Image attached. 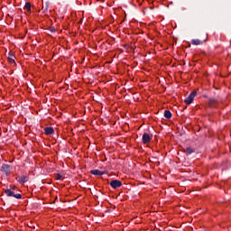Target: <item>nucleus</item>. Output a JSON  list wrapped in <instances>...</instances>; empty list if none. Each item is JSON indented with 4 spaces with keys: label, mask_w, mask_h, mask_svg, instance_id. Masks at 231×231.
I'll use <instances>...</instances> for the list:
<instances>
[{
    "label": "nucleus",
    "mask_w": 231,
    "mask_h": 231,
    "mask_svg": "<svg viewBox=\"0 0 231 231\" xmlns=\"http://www.w3.org/2000/svg\"><path fill=\"white\" fill-rule=\"evenodd\" d=\"M5 194L8 197V198H15L16 199H21L23 198V196L19 193L15 194V192L12 189H5Z\"/></svg>",
    "instance_id": "obj_1"
},
{
    "label": "nucleus",
    "mask_w": 231,
    "mask_h": 231,
    "mask_svg": "<svg viewBox=\"0 0 231 231\" xmlns=\"http://www.w3.org/2000/svg\"><path fill=\"white\" fill-rule=\"evenodd\" d=\"M196 95H198V91H192L184 100L185 104L190 105L191 102H194V97H196Z\"/></svg>",
    "instance_id": "obj_2"
},
{
    "label": "nucleus",
    "mask_w": 231,
    "mask_h": 231,
    "mask_svg": "<svg viewBox=\"0 0 231 231\" xmlns=\"http://www.w3.org/2000/svg\"><path fill=\"white\" fill-rule=\"evenodd\" d=\"M152 140V134H149L147 133H144L142 137L143 143H149Z\"/></svg>",
    "instance_id": "obj_3"
},
{
    "label": "nucleus",
    "mask_w": 231,
    "mask_h": 231,
    "mask_svg": "<svg viewBox=\"0 0 231 231\" xmlns=\"http://www.w3.org/2000/svg\"><path fill=\"white\" fill-rule=\"evenodd\" d=\"M110 186L112 187V189H120V187L122 186V181L118 180H112L110 182Z\"/></svg>",
    "instance_id": "obj_4"
},
{
    "label": "nucleus",
    "mask_w": 231,
    "mask_h": 231,
    "mask_svg": "<svg viewBox=\"0 0 231 231\" xmlns=\"http://www.w3.org/2000/svg\"><path fill=\"white\" fill-rule=\"evenodd\" d=\"M28 180L30 179L28 178V176L25 175L16 177V181H18V183H21V185H24V183H26Z\"/></svg>",
    "instance_id": "obj_5"
},
{
    "label": "nucleus",
    "mask_w": 231,
    "mask_h": 231,
    "mask_svg": "<svg viewBox=\"0 0 231 231\" xmlns=\"http://www.w3.org/2000/svg\"><path fill=\"white\" fill-rule=\"evenodd\" d=\"M44 133L50 135V134H53V133H55V130L53 129V127H45Z\"/></svg>",
    "instance_id": "obj_6"
},
{
    "label": "nucleus",
    "mask_w": 231,
    "mask_h": 231,
    "mask_svg": "<svg viewBox=\"0 0 231 231\" xmlns=\"http://www.w3.org/2000/svg\"><path fill=\"white\" fill-rule=\"evenodd\" d=\"M1 171L8 174V172H10V166L8 164H3L1 167Z\"/></svg>",
    "instance_id": "obj_7"
},
{
    "label": "nucleus",
    "mask_w": 231,
    "mask_h": 231,
    "mask_svg": "<svg viewBox=\"0 0 231 231\" xmlns=\"http://www.w3.org/2000/svg\"><path fill=\"white\" fill-rule=\"evenodd\" d=\"M90 174H92L93 176H104V173H102V171H100L99 170H92L90 171Z\"/></svg>",
    "instance_id": "obj_8"
},
{
    "label": "nucleus",
    "mask_w": 231,
    "mask_h": 231,
    "mask_svg": "<svg viewBox=\"0 0 231 231\" xmlns=\"http://www.w3.org/2000/svg\"><path fill=\"white\" fill-rule=\"evenodd\" d=\"M7 60L10 64H15V56H14V54H8Z\"/></svg>",
    "instance_id": "obj_9"
},
{
    "label": "nucleus",
    "mask_w": 231,
    "mask_h": 231,
    "mask_svg": "<svg viewBox=\"0 0 231 231\" xmlns=\"http://www.w3.org/2000/svg\"><path fill=\"white\" fill-rule=\"evenodd\" d=\"M184 152L189 156L193 152H196V151L190 147H187L186 149H184Z\"/></svg>",
    "instance_id": "obj_10"
},
{
    "label": "nucleus",
    "mask_w": 231,
    "mask_h": 231,
    "mask_svg": "<svg viewBox=\"0 0 231 231\" xmlns=\"http://www.w3.org/2000/svg\"><path fill=\"white\" fill-rule=\"evenodd\" d=\"M191 44H193L194 46H199V44H201V40L193 39V40H191Z\"/></svg>",
    "instance_id": "obj_11"
},
{
    "label": "nucleus",
    "mask_w": 231,
    "mask_h": 231,
    "mask_svg": "<svg viewBox=\"0 0 231 231\" xmlns=\"http://www.w3.org/2000/svg\"><path fill=\"white\" fill-rule=\"evenodd\" d=\"M164 118H168V119L172 118V113L170 112V110H165L164 111Z\"/></svg>",
    "instance_id": "obj_12"
},
{
    "label": "nucleus",
    "mask_w": 231,
    "mask_h": 231,
    "mask_svg": "<svg viewBox=\"0 0 231 231\" xmlns=\"http://www.w3.org/2000/svg\"><path fill=\"white\" fill-rule=\"evenodd\" d=\"M24 9L27 10V12H32V4L29 2L25 3Z\"/></svg>",
    "instance_id": "obj_13"
},
{
    "label": "nucleus",
    "mask_w": 231,
    "mask_h": 231,
    "mask_svg": "<svg viewBox=\"0 0 231 231\" xmlns=\"http://www.w3.org/2000/svg\"><path fill=\"white\" fill-rule=\"evenodd\" d=\"M208 103L209 104V106H216L217 101L215 99H208Z\"/></svg>",
    "instance_id": "obj_14"
},
{
    "label": "nucleus",
    "mask_w": 231,
    "mask_h": 231,
    "mask_svg": "<svg viewBox=\"0 0 231 231\" xmlns=\"http://www.w3.org/2000/svg\"><path fill=\"white\" fill-rule=\"evenodd\" d=\"M56 180H64V177H62V174L58 173V174H56Z\"/></svg>",
    "instance_id": "obj_15"
},
{
    "label": "nucleus",
    "mask_w": 231,
    "mask_h": 231,
    "mask_svg": "<svg viewBox=\"0 0 231 231\" xmlns=\"http://www.w3.org/2000/svg\"><path fill=\"white\" fill-rule=\"evenodd\" d=\"M49 30L51 32V33H55V27H50Z\"/></svg>",
    "instance_id": "obj_16"
},
{
    "label": "nucleus",
    "mask_w": 231,
    "mask_h": 231,
    "mask_svg": "<svg viewBox=\"0 0 231 231\" xmlns=\"http://www.w3.org/2000/svg\"><path fill=\"white\" fill-rule=\"evenodd\" d=\"M42 10H43V14H46V12H48V5H46L45 8L43 7Z\"/></svg>",
    "instance_id": "obj_17"
},
{
    "label": "nucleus",
    "mask_w": 231,
    "mask_h": 231,
    "mask_svg": "<svg viewBox=\"0 0 231 231\" xmlns=\"http://www.w3.org/2000/svg\"><path fill=\"white\" fill-rule=\"evenodd\" d=\"M16 189V187L15 186H14L13 188H11V189H7V190H14Z\"/></svg>",
    "instance_id": "obj_18"
},
{
    "label": "nucleus",
    "mask_w": 231,
    "mask_h": 231,
    "mask_svg": "<svg viewBox=\"0 0 231 231\" xmlns=\"http://www.w3.org/2000/svg\"><path fill=\"white\" fill-rule=\"evenodd\" d=\"M101 173H103V174H107V171H101Z\"/></svg>",
    "instance_id": "obj_19"
}]
</instances>
